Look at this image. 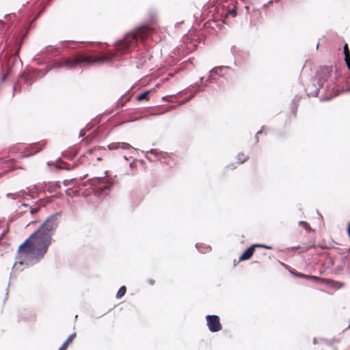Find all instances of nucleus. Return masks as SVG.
I'll return each instance as SVG.
<instances>
[{
    "label": "nucleus",
    "mask_w": 350,
    "mask_h": 350,
    "mask_svg": "<svg viewBox=\"0 0 350 350\" xmlns=\"http://www.w3.org/2000/svg\"><path fill=\"white\" fill-rule=\"evenodd\" d=\"M126 292V286H121L119 288V290H118V293L116 294V297L118 299H120V298L122 297L125 295Z\"/></svg>",
    "instance_id": "nucleus-14"
},
{
    "label": "nucleus",
    "mask_w": 350,
    "mask_h": 350,
    "mask_svg": "<svg viewBox=\"0 0 350 350\" xmlns=\"http://www.w3.org/2000/svg\"><path fill=\"white\" fill-rule=\"evenodd\" d=\"M344 54L345 58L348 61L349 58L350 57V51L349 50L347 44H345L344 46Z\"/></svg>",
    "instance_id": "nucleus-17"
},
{
    "label": "nucleus",
    "mask_w": 350,
    "mask_h": 350,
    "mask_svg": "<svg viewBox=\"0 0 350 350\" xmlns=\"http://www.w3.org/2000/svg\"><path fill=\"white\" fill-rule=\"evenodd\" d=\"M6 196L12 200H16L21 197V195L19 193H8Z\"/></svg>",
    "instance_id": "nucleus-16"
},
{
    "label": "nucleus",
    "mask_w": 350,
    "mask_h": 350,
    "mask_svg": "<svg viewBox=\"0 0 350 350\" xmlns=\"http://www.w3.org/2000/svg\"><path fill=\"white\" fill-rule=\"evenodd\" d=\"M158 154H159V152H158V151H157V150L152 149V150H150V151L147 152V154H146V158H147L148 159L151 160V159H150V157H149V155H150V154H153V155H154V156H157Z\"/></svg>",
    "instance_id": "nucleus-19"
},
{
    "label": "nucleus",
    "mask_w": 350,
    "mask_h": 350,
    "mask_svg": "<svg viewBox=\"0 0 350 350\" xmlns=\"http://www.w3.org/2000/svg\"><path fill=\"white\" fill-rule=\"evenodd\" d=\"M330 88L331 96H336L342 92L350 91V75L342 77L338 70H335L334 81L332 80Z\"/></svg>",
    "instance_id": "nucleus-4"
},
{
    "label": "nucleus",
    "mask_w": 350,
    "mask_h": 350,
    "mask_svg": "<svg viewBox=\"0 0 350 350\" xmlns=\"http://www.w3.org/2000/svg\"><path fill=\"white\" fill-rule=\"evenodd\" d=\"M107 154V150L103 147H94V148L88 149L85 156L92 163L93 165H96L98 161L103 160Z\"/></svg>",
    "instance_id": "nucleus-6"
},
{
    "label": "nucleus",
    "mask_w": 350,
    "mask_h": 350,
    "mask_svg": "<svg viewBox=\"0 0 350 350\" xmlns=\"http://www.w3.org/2000/svg\"><path fill=\"white\" fill-rule=\"evenodd\" d=\"M149 91L144 92L137 96V100L139 102L148 100L149 98Z\"/></svg>",
    "instance_id": "nucleus-12"
},
{
    "label": "nucleus",
    "mask_w": 350,
    "mask_h": 350,
    "mask_svg": "<svg viewBox=\"0 0 350 350\" xmlns=\"http://www.w3.org/2000/svg\"><path fill=\"white\" fill-rule=\"evenodd\" d=\"M68 346L66 343H63V345L59 348L58 350H66L68 348Z\"/></svg>",
    "instance_id": "nucleus-24"
},
{
    "label": "nucleus",
    "mask_w": 350,
    "mask_h": 350,
    "mask_svg": "<svg viewBox=\"0 0 350 350\" xmlns=\"http://www.w3.org/2000/svg\"><path fill=\"white\" fill-rule=\"evenodd\" d=\"M44 146V144L42 142L37 143L31 146L32 154H35L39 152Z\"/></svg>",
    "instance_id": "nucleus-11"
},
{
    "label": "nucleus",
    "mask_w": 350,
    "mask_h": 350,
    "mask_svg": "<svg viewBox=\"0 0 350 350\" xmlns=\"http://www.w3.org/2000/svg\"><path fill=\"white\" fill-rule=\"evenodd\" d=\"M256 247H265L267 249H271V247L265 246L264 245L260 244H254L249 247L239 257L240 261L247 260L251 258L253 256L254 252L255 251V248Z\"/></svg>",
    "instance_id": "nucleus-8"
},
{
    "label": "nucleus",
    "mask_w": 350,
    "mask_h": 350,
    "mask_svg": "<svg viewBox=\"0 0 350 350\" xmlns=\"http://www.w3.org/2000/svg\"><path fill=\"white\" fill-rule=\"evenodd\" d=\"M57 226V219L53 216L49 217L18 247L16 255L18 262L22 265L41 260L53 241L52 235Z\"/></svg>",
    "instance_id": "nucleus-2"
},
{
    "label": "nucleus",
    "mask_w": 350,
    "mask_h": 350,
    "mask_svg": "<svg viewBox=\"0 0 350 350\" xmlns=\"http://www.w3.org/2000/svg\"><path fill=\"white\" fill-rule=\"evenodd\" d=\"M154 27L144 25L135 31L127 33L124 38L118 41L115 47L114 52H108L101 56H93L83 53H79L73 57L63 58L61 60H55L51 68H75L77 66H90L94 64L109 62L116 57L130 53L137 45L138 40L144 41L154 31Z\"/></svg>",
    "instance_id": "nucleus-1"
},
{
    "label": "nucleus",
    "mask_w": 350,
    "mask_h": 350,
    "mask_svg": "<svg viewBox=\"0 0 350 350\" xmlns=\"http://www.w3.org/2000/svg\"><path fill=\"white\" fill-rule=\"evenodd\" d=\"M148 283L150 284V285H154V283H155V281L153 280V279H149L148 280Z\"/></svg>",
    "instance_id": "nucleus-26"
},
{
    "label": "nucleus",
    "mask_w": 350,
    "mask_h": 350,
    "mask_svg": "<svg viewBox=\"0 0 350 350\" xmlns=\"http://www.w3.org/2000/svg\"><path fill=\"white\" fill-rule=\"evenodd\" d=\"M249 159V157L243 152H240L237 154V160L239 163L242 164L247 161Z\"/></svg>",
    "instance_id": "nucleus-13"
},
{
    "label": "nucleus",
    "mask_w": 350,
    "mask_h": 350,
    "mask_svg": "<svg viewBox=\"0 0 350 350\" xmlns=\"http://www.w3.org/2000/svg\"><path fill=\"white\" fill-rule=\"evenodd\" d=\"M83 142L86 144V142H87L86 139H83Z\"/></svg>",
    "instance_id": "nucleus-30"
},
{
    "label": "nucleus",
    "mask_w": 350,
    "mask_h": 350,
    "mask_svg": "<svg viewBox=\"0 0 350 350\" xmlns=\"http://www.w3.org/2000/svg\"><path fill=\"white\" fill-rule=\"evenodd\" d=\"M295 275L299 278H306V279H308L309 278V275H306V274H304V273H295Z\"/></svg>",
    "instance_id": "nucleus-22"
},
{
    "label": "nucleus",
    "mask_w": 350,
    "mask_h": 350,
    "mask_svg": "<svg viewBox=\"0 0 350 350\" xmlns=\"http://www.w3.org/2000/svg\"><path fill=\"white\" fill-rule=\"evenodd\" d=\"M89 185L96 197L104 198L111 192L113 183L108 178L97 177L89 180Z\"/></svg>",
    "instance_id": "nucleus-3"
},
{
    "label": "nucleus",
    "mask_w": 350,
    "mask_h": 350,
    "mask_svg": "<svg viewBox=\"0 0 350 350\" xmlns=\"http://www.w3.org/2000/svg\"><path fill=\"white\" fill-rule=\"evenodd\" d=\"M337 284H339V286H338L339 287H342L343 286L342 284H340L339 282H337Z\"/></svg>",
    "instance_id": "nucleus-28"
},
{
    "label": "nucleus",
    "mask_w": 350,
    "mask_h": 350,
    "mask_svg": "<svg viewBox=\"0 0 350 350\" xmlns=\"http://www.w3.org/2000/svg\"><path fill=\"white\" fill-rule=\"evenodd\" d=\"M349 255H350V250H349Z\"/></svg>",
    "instance_id": "nucleus-31"
},
{
    "label": "nucleus",
    "mask_w": 350,
    "mask_h": 350,
    "mask_svg": "<svg viewBox=\"0 0 350 350\" xmlns=\"http://www.w3.org/2000/svg\"><path fill=\"white\" fill-rule=\"evenodd\" d=\"M75 337H76L75 333L70 334L68 336V338L66 339V340L64 342V343H66V345H68L69 343L71 342L75 339Z\"/></svg>",
    "instance_id": "nucleus-20"
},
{
    "label": "nucleus",
    "mask_w": 350,
    "mask_h": 350,
    "mask_svg": "<svg viewBox=\"0 0 350 350\" xmlns=\"http://www.w3.org/2000/svg\"><path fill=\"white\" fill-rule=\"evenodd\" d=\"M312 246L310 245V247H306V250H309V248H311Z\"/></svg>",
    "instance_id": "nucleus-29"
},
{
    "label": "nucleus",
    "mask_w": 350,
    "mask_h": 350,
    "mask_svg": "<svg viewBox=\"0 0 350 350\" xmlns=\"http://www.w3.org/2000/svg\"><path fill=\"white\" fill-rule=\"evenodd\" d=\"M38 210H39V208H31L30 213H31V214H33V213H35L38 212Z\"/></svg>",
    "instance_id": "nucleus-25"
},
{
    "label": "nucleus",
    "mask_w": 350,
    "mask_h": 350,
    "mask_svg": "<svg viewBox=\"0 0 350 350\" xmlns=\"http://www.w3.org/2000/svg\"><path fill=\"white\" fill-rule=\"evenodd\" d=\"M207 326L212 332H217L222 329L219 318L217 315H207L206 317Z\"/></svg>",
    "instance_id": "nucleus-7"
},
{
    "label": "nucleus",
    "mask_w": 350,
    "mask_h": 350,
    "mask_svg": "<svg viewBox=\"0 0 350 350\" xmlns=\"http://www.w3.org/2000/svg\"><path fill=\"white\" fill-rule=\"evenodd\" d=\"M228 14H230L233 17H235L237 16V8H233L232 10H228Z\"/></svg>",
    "instance_id": "nucleus-21"
},
{
    "label": "nucleus",
    "mask_w": 350,
    "mask_h": 350,
    "mask_svg": "<svg viewBox=\"0 0 350 350\" xmlns=\"http://www.w3.org/2000/svg\"><path fill=\"white\" fill-rule=\"evenodd\" d=\"M107 147L110 150L118 149L130 150L132 148V146L129 144L125 142H113L109 144Z\"/></svg>",
    "instance_id": "nucleus-9"
},
{
    "label": "nucleus",
    "mask_w": 350,
    "mask_h": 350,
    "mask_svg": "<svg viewBox=\"0 0 350 350\" xmlns=\"http://www.w3.org/2000/svg\"><path fill=\"white\" fill-rule=\"evenodd\" d=\"M308 279L314 280V281H319L321 280L320 278H319L317 276H313V275H309Z\"/></svg>",
    "instance_id": "nucleus-23"
},
{
    "label": "nucleus",
    "mask_w": 350,
    "mask_h": 350,
    "mask_svg": "<svg viewBox=\"0 0 350 350\" xmlns=\"http://www.w3.org/2000/svg\"><path fill=\"white\" fill-rule=\"evenodd\" d=\"M262 133V131H258L257 133H256V135L258 136V135L261 134Z\"/></svg>",
    "instance_id": "nucleus-27"
},
{
    "label": "nucleus",
    "mask_w": 350,
    "mask_h": 350,
    "mask_svg": "<svg viewBox=\"0 0 350 350\" xmlns=\"http://www.w3.org/2000/svg\"><path fill=\"white\" fill-rule=\"evenodd\" d=\"M228 70V67H224V66L216 67V68H214L211 70V73L215 74V75H218L220 76H223Z\"/></svg>",
    "instance_id": "nucleus-10"
},
{
    "label": "nucleus",
    "mask_w": 350,
    "mask_h": 350,
    "mask_svg": "<svg viewBox=\"0 0 350 350\" xmlns=\"http://www.w3.org/2000/svg\"><path fill=\"white\" fill-rule=\"evenodd\" d=\"M299 225L305 228L306 231L310 232L312 230V228L310 226L309 224H308L306 221H301L299 222Z\"/></svg>",
    "instance_id": "nucleus-15"
},
{
    "label": "nucleus",
    "mask_w": 350,
    "mask_h": 350,
    "mask_svg": "<svg viewBox=\"0 0 350 350\" xmlns=\"http://www.w3.org/2000/svg\"><path fill=\"white\" fill-rule=\"evenodd\" d=\"M76 183V178H71L68 180H64L63 181V184L64 186L68 187L70 185H72L73 183Z\"/></svg>",
    "instance_id": "nucleus-18"
},
{
    "label": "nucleus",
    "mask_w": 350,
    "mask_h": 350,
    "mask_svg": "<svg viewBox=\"0 0 350 350\" xmlns=\"http://www.w3.org/2000/svg\"><path fill=\"white\" fill-rule=\"evenodd\" d=\"M335 70L338 69L332 66H323L319 68L315 78L319 87H323L325 83H327V88L330 90L329 86L332 85V80L334 81Z\"/></svg>",
    "instance_id": "nucleus-5"
}]
</instances>
